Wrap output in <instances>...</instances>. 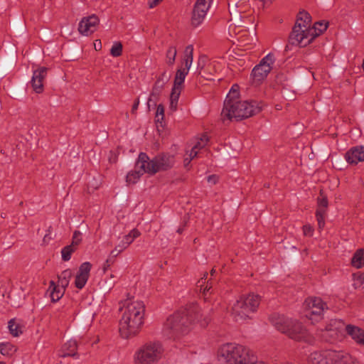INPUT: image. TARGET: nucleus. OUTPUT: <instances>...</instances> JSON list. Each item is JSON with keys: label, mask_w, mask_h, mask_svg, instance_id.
Masks as SVG:
<instances>
[{"label": "nucleus", "mask_w": 364, "mask_h": 364, "mask_svg": "<svg viewBox=\"0 0 364 364\" xmlns=\"http://www.w3.org/2000/svg\"><path fill=\"white\" fill-rule=\"evenodd\" d=\"M119 311V333L122 337L128 338L135 335L144 323L145 305L143 301L127 298L121 302Z\"/></svg>", "instance_id": "1"}, {"label": "nucleus", "mask_w": 364, "mask_h": 364, "mask_svg": "<svg viewBox=\"0 0 364 364\" xmlns=\"http://www.w3.org/2000/svg\"><path fill=\"white\" fill-rule=\"evenodd\" d=\"M200 321L203 314L197 308L191 310H181L168 317L163 328V335L168 339L177 340L187 334L191 330L192 319Z\"/></svg>", "instance_id": "2"}, {"label": "nucleus", "mask_w": 364, "mask_h": 364, "mask_svg": "<svg viewBox=\"0 0 364 364\" xmlns=\"http://www.w3.org/2000/svg\"><path fill=\"white\" fill-rule=\"evenodd\" d=\"M260 110L261 107L255 101L228 98L224 102L221 114L223 120L240 121L258 113Z\"/></svg>", "instance_id": "3"}, {"label": "nucleus", "mask_w": 364, "mask_h": 364, "mask_svg": "<svg viewBox=\"0 0 364 364\" xmlns=\"http://www.w3.org/2000/svg\"><path fill=\"white\" fill-rule=\"evenodd\" d=\"M311 17L306 11L299 12L296 22L289 38V43L291 45L306 46L314 40V36L310 30Z\"/></svg>", "instance_id": "4"}, {"label": "nucleus", "mask_w": 364, "mask_h": 364, "mask_svg": "<svg viewBox=\"0 0 364 364\" xmlns=\"http://www.w3.org/2000/svg\"><path fill=\"white\" fill-rule=\"evenodd\" d=\"M271 323L278 331L294 340L309 341L306 329L295 320L284 315L275 314L271 317Z\"/></svg>", "instance_id": "5"}, {"label": "nucleus", "mask_w": 364, "mask_h": 364, "mask_svg": "<svg viewBox=\"0 0 364 364\" xmlns=\"http://www.w3.org/2000/svg\"><path fill=\"white\" fill-rule=\"evenodd\" d=\"M259 301V296L254 294L240 296L232 306V315L235 321L242 322L251 318V314L257 311Z\"/></svg>", "instance_id": "6"}, {"label": "nucleus", "mask_w": 364, "mask_h": 364, "mask_svg": "<svg viewBox=\"0 0 364 364\" xmlns=\"http://www.w3.org/2000/svg\"><path fill=\"white\" fill-rule=\"evenodd\" d=\"M164 348L159 342H150L141 347L134 355L135 364H155L162 357Z\"/></svg>", "instance_id": "7"}, {"label": "nucleus", "mask_w": 364, "mask_h": 364, "mask_svg": "<svg viewBox=\"0 0 364 364\" xmlns=\"http://www.w3.org/2000/svg\"><path fill=\"white\" fill-rule=\"evenodd\" d=\"M173 163V156L169 154H159L151 160L145 153L139 154V165L143 168L146 166V171L149 174H154L158 171L170 168Z\"/></svg>", "instance_id": "8"}, {"label": "nucleus", "mask_w": 364, "mask_h": 364, "mask_svg": "<svg viewBox=\"0 0 364 364\" xmlns=\"http://www.w3.org/2000/svg\"><path fill=\"white\" fill-rule=\"evenodd\" d=\"M304 308L306 317L312 321L320 319L324 311L328 309L326 304L318 297H310L306 299Z\"/></svg>", "instance_id": "9"}, {"label": "nucleus", "mask_w": 364, "mask_h": 364, "mask_svg": "<svg viewBox=\"0 0 364 364\" xmlns=\"http://www.w3.org/2000/svg\"><path fill=\"white\" fill-rule=\"evenodd\" d=\"M211 1L212 0H197L191 17V23L193 26L197 27L202 23L210 8Z\"/></svg>", "instance_id": "10"}, {"label": "nucleus", "mask_w": 364, "mask_h": 364, "mask_svg": "<svg viewBox=\"0 0 364 364\" xmlns=\"http://www.w3.org/2000/svg\"><path fill=\"white\" fill-rule=\"evenodd\" d=\"M98 23L99 18L95 15L84 17L79 23L78 31L84 36H89L95 31Z\"/></svg>", "instance_id": "11"}, {"label": "nucleus", "mask_w": 364, "mask_h": 364, "mask_svg": "<svg viewBox=\"0 0 364 364\" xmlns=\"http://www.w3.org/2000/svg\"><path fill=\"white\" fill-rule=\"evenodd\" d=\"M47 74V68L44 67L39 68L33 71V77L31 80V85L33 90L36 93H41L43 90V80Z\"/></svg>", "instance_id": "12"}, {"label": "nucleus", "mask_w": 364, "mask_h": 364, "mask_svg": "<svg viewBox=\"0 0 364 364\" xmlns=\"http://www.w3.org/2000/svg\"><path fill=\"white\" fill-rule=\"evenodd\" d=\"M328 355L332 364H359L355 358L347 353L333 351Z\"/></svg>", "instance_id": "13"}, {"label": "nucleus", "mask_w": 364, "mask_h": 364, "mask_svg": "<svg viewBox=\"0 0 364 364\" xmlns=\"http://www.w3.org/2000/svg\"><path fill=\"white\" fill-rule=\"evenodd\" d=\"M346 160L350 164H357L364 161V146H356L350 149L345 155Z\"/></svg>", "instance_id": "14"}, {"label": "nucleus", "mask_w": 364, "mask_h": 364, "mask_svg": "<svg viewBox=\"0 0 364 364\" xmlns=\"http://www.w3.org/2000/svg\"><path fill=\"white\" fill-rule=\"evenodd\" d=\"M91 269V264L90 262L82 263L80 268L75 278V286L78 289H82L86 284Z\"/></svg>", "instance_id": "15"}, {"label": "nucleus", "mask_w": 364, "mask_h": 364, "mask_svg": "<svg viewBox=\"0 0 364 364\" xmlns=\"http://www.w3.org/2000/svg\"><path fill=\"white\" fill-rule=\"evenodd\" d=\"M346 326L344 323L340 320H331L326 327V332L323 336L326 340L328 338H333L338 335V332L344 328L346 329Z\"/></svg>", "instance_id": "16"}, {"label": "nucleus", "mask_w": 364, "mask_h": 364, "mask_svg": "<svg viewBox=\"0 0 364 364\" xmlns=\"http://www.w3.org/2000/svg\"><path fill=\"white\" fill-rule=\"evenodd\" d=\"M270 70L271 67H267V65H262L261 64L256 65L253 68L251 74L253 83L259 84L267 76Z\"/></svg>", "instance_id": "17"}, {"label": "nucleus", "mask_w": 364, "mask_h": 364, "mask_svg": "<svg viewBox=\"0 0 364 364\" xmlns=\"http://www.w3.org/2000/svg\"><path fill=\"white\" fill-rule=\"evenodd\" d=\"M326 351L324 353L321 352H313L309 356V363L310 364H332V360L329 358V353Z\"/></svg>", "instance_id": "18"}, {"label": "nucleus", "mask_w": 364, "mask_h": 364, "mask_svg": "<svg viewBox=\"0 0 364 364\" xmlns=\"http://www.w3.org/2000/svg\"><path fill=\"white\" fill-rule=\"evenodd\" d=\"M347 333L358 343L364 345V331L358 327L347 325L346 326Z\"/></svg>", "instance_id": "19"}, {"label": "nucleus", "mask_w": 364, "mask_h": 364, "mask_svg": "<svg viewBox=\"0 0 364 364\" xmlns=\"http://www.w3.org/2000/svg\"><path fill=\"white\" fill-rule=\"evenodd\" d=\"M171 75L164 71L157 78L152 90V95H160L165 85L169 81Z\"/></svg>", "instance_id": "20"}, {"label": "nucleus", "mask_w": 364, "mask_h": 364, "mask_svg": "<svg viewBox=\"0 0 364 364\" xmlns=\"http://www.w3.org/2000/svg\"><path fill=\"white\" fill-rule=\"evenodd\" d=\"M139 156L136 162L134 171L129 172L127 175V182L129 183H134L136 182L137 179L145 173H148L146 171V166L145 167L141 168L139 165Z\"/></svg>", "instance_id": "21"}, {"label": "nucleus", "mask_w": 364, "mask_h": 364, "mask_svg": "<svg viewBox=\"0 0 364 364\" xmlns=\"http://www.w3.org/2000/svg\"><path fill=\"white\" fill-rule=\"evenodd\" d=\"M139 156L136 162L134 171L129 172L127 175V182L129 183H134L136 182L137 179L145 173H148L146 171V166L145 167L141 168L139 165Z\"/></svg>", "instance_id": "22"}, {"label": "nucleus", "mask_w": 364, "mask_h": 364, "mask_svg": "<svg viewBox=\"0 0 364 364\" xmlns=\"http://www.w3.org/2000/svg\"><path fill=\"white\" fill-rule=\"evenodd\" d=\"M77 341L71 339L65 343L60 350L59 356L65 358L67 356H75L77 350Z\"/></svg>", "instance_id": "23"}, {"label": "nucleus", "mask_w": 364, "mask_h": 364, "mask_svg": "<svg viewBox=\"0 0 364 364\" xmlns=\"http://www.w3.org/2000/svg\"><path fill=\"white\" fill-rule=\"evenodd\" d=\"M139 234L140 233L137 230L133 229L128 235L124 236L121 241H119L117 245V247L123 251L134 241L135 238L139 235Z\"/></svg>", "instance_id": "24"}, {"label": "nucleus", "mask_w": 364, "mask_h": 364, "mask_svg": "<svg viewBox=\"0 0 364 364\" xmlns=\"http://www.w3.org/2000/svg\"><path fill=\"white\" fill-rule=\"evenodd\" d=\"M351 264L353 267L359 269L364 265V250H358L351 259Z\"/></svg>", "instance_id": "25"}, {"label": "nucleus", "mask_w": 364, "mask_h": 364, "mask_svg": "<svg viewBox=\"0 0 364 364\" xmlns=\"http://www.w3.org/2000/svg\"><path fill=\"white\" fill-rule=\"evenodd\" d=\"M73 274L70 269H65L58 276V284L62 289H65L70 282Z\"/></svg>", "instance_id": "26"}, {"label": "nucleus", "mask_w": 364, "mask_h": 364, "mask_svg": "<svg viewBox=\"0 0 364 364\" xmlns=\"http://www.w3.org/2000/svg\"><path fill=\"white\" fill-rule=\"evenodd\" d=\"M8 328L9 329L10 333L14 336H18L23 332V326L20 323V321H17L16 319H11L9 322Z\"/></svg>", "instance_id": "27"}, {"label": "nucleus", "mask_w": 364, "mask_h": 364, "mask_svg": "<svg viewBox=\"0 0 364 364\" xmlns=\"http://www.w3.org/2000/svg\"><path fill=\"white\" fill-rule=\"evenodd\" d=\"M328 28V23L319 21L314 24L313 27L310 26V30H314V31H311V34L314 36V39L321 34L323 31H325Z\"/></svg>", "instance_id": "28"}, {"label": "nucleus", "mask_w": 364, "mask_h": 364, "mask_svg": "<svg viewBox=\"0 0 364 364\" xmlns=\"http://www.w3.org/2000/svg\"><path fill=\"white\" fill-rule=\"evenodd\" d=\"M176 55H177L176 47L174 46H169L166 53V58L167 65L171 66L174 64Z\"/></svg>", "instance_id": "29"}, {"label": "nucleus", "mask_w": 364, "mask_h": 364, "mask_svg": "<svg viewBox=\"0 0 364 364\" xmlns=\"http://www.w3.org/2000/svg\"><path fill=\"white\" fill-rule=\"evenodd\" d=\"M16 351V348L9 343H0V353L3 355L10 356Z\"/></svg>", "instance_id": "30"}, {"label": "nucleus", "mask_w": 364, "mask_h": 364, "mask_svg": "<svg viewBox=\"0 0 364 364\" xmlns=\"http://www.w3.org/2000/svg\"><path fill=\"white\" fill-rule=\"evenodd\" d=\"M180 92H171V96H170V105L169 109L174 112L177 109L178 102L180 96Z\"/></svg>", "instance_id": "31"}, {"label": "nucleus", "mask_w": 364, "mask_h": 364, "mask_svg": "<svg viewBox=\"0 0 364 364\" xmlns=\"http://www.w3.org/2000/svg\"><path fill=\"white\" fill-rule=\"evenodd\" d=\"M75 251V247H73V245H68L66 247H65L62 251H61V254H62V259L64 260V261H68L70 260V257H71V255L72 253Z\"/></svg>", "instance_id": "32"}, {"label": "nucleus", "mask_w": 364, "mask_h": 364, "mask_svg": "<svg viewBox=\"0 0 364 364\" xmlns=\"http://www.w3.org/2000/svg\"><path fill=\"white\" fill-rule=\"evenodd\" d=\"M206 277H207V274H205L204 275V277L201 278L198 282V285H197L198 287H200V290L203 291V294L204 296H206L207 292H208L210 291V289L212 288L211 284H209L208 282L207 283L206 286L205 287H203V286L205 283Z\"/></svg>", "instance_id": "33"}, {"label": "nucleus", "mask_w": 364, "mask_h": 364, "mask_svg": "<svg viewBox=\"0 0 364 364\" xmlns=\"http://www.w3.org/2000/svg\"><path fill=\"white\" fill-rule=\"evenodd\" d=\"M193 47L192 45H188L186 47L184 50L183 62H191L193 60Z\"/></svg>", "instance_id": "34"}, {"label": "nucleus", "mask_w": 364, "mask_h": 364, "mask_svg": "<svg viewBox=\"0 0 364 364\" xmlns=\"http://www.w3.org/2000/svg\"><path fill=\"white\" fill-rule=\"evenodd\" d=\"M64 289L57 288L55 286L53 287V290L50 294L51 299L53 301H58L64 294Z\"/></svg>", "instance_id": "35"}, {"label": "nucleus", "mask_w": 364, "mask_h": 364, "mask_svg": "<svg viewBox=\"0 0 364 364\" xmlns=\"http://www.w3.org/2000/svg\"><path fill=\"white\" fill-rule=\"evenodd\" d=\"M122 51V46L120 43H114L111 48L110 54L114 57L121 55Z\"/></svg>", "instance_id": "36"}, {"label": "nucleus", "mask_w": 364, "mask_h": 364, "mask_svg": "<svg viewBox=\"0 0 364 364\" xmlns=\"http://www.w3.org/2000/svg\"><path fill=\"white\" fill-rule=\"evenodd\" d=\"M208 141V137L207 135L204 134L202 136V137L194 145L193 148L196 149L198 151L204 148Z\"/></svg>", "instance_id": "37"}, {"label": "nucleus", "mask_w": 364, "mask_h": 364, "mask_svg": "<svg viewBox=\"0 0 364 364\" xmlns=\"http://www.w3.org/2000/svg\"><path fill=\"white\" fill-rule=\"evenodd\" d=\"M183 82H184V80L175 76L174 83H173V86L172 88V91L181 93V92L182 90Z\"/></svg>", "instance_id": "38"}, {"label": "nucleus", "mask_w": 364, "mask_h": 364, "mask_svg": "<svg viewBox=\"0 0 364 364\" xmlns=\"http://www.w3.org/2000/svg\"><path fill=\"white\" fill-rule=\"evenodd\" d=\"M274 62V55L271 53H269L264 58L262 59L259 64L262 65H267V67H271V65H272Z\"/></svg>", "instance_id": "39"}, {"label": "nucleus", "mask_w": 364, "mask_h": 364, "mask_svg": "<svg viewBox=\"0 0 364 364\" xmlns=\"http://www.w3.org/2000/svg\"><path fill=\"white\" fill-rule=\"evenodd\" d=\"M81 233L80 231H75L73 236L72 244L73 247L77 245L81 241Z\"/></svg>", "instance_id": "40"}, {"label": "nucleus", "mask_w": 364, "mask_h": 364, "mask_svg": "<svg viewBox=\"0 0 364 364\" xmlns=\"http://www.w3.org/2000/svg\"><path fill=\"white\" fill-rule=\"evenodd\" d=\"M323 214L321 210H318L316 212V218L318 221V228L321 229L324 226Z\"/></svg>", "instance_id": "41"}, {"label": "nucleus", "mask_w": 364, "mask_h": 364, "mask_svg": "<svg viewBox=\"0 0 364 364\" xmlns=\"http://www.w3.org/2000/svg\"><path fill=\"white\" fill-rule=\"evenodd\" d=\"M187 75L188 71L186 70V68H179L177 70L175 76L178 77L180 79H182L183 80H185V78Z\"/></svg>", "instance_id": "42"}, {"label": "nucleus", "mask_w": 364, "mask_h": 364, "mask_svg": "<svg viewBox=\"0 0 364 364\" xmlns=\"http://www.w3.org/2000/svg\"><path fill=\"white\" fill-rule=\"evenodd\" d=\"M235 87V86H232V87L230 90L229 93L228 94L225 100H228V98H230V99H238L237 98L238 92H237V89Z\"/></svg>", "instance_id": "43"}, {"label": "nucleus", "mask_w": 364, "mask_h": 364, "mask_svg": "<svg viewBox=\"0 0 364 364\" xmlns=\"http://www.w3.org/2000/svg\"><path fill=\"white\" fill-rule=\"evenodd\" d=\"M327 205H328V202H327V200L326 198H321L318 200V205H319V208L318 210H321L322 213H324V210L323 208H325L326 207H327Z\"/></svg>", "instance_id": "44"}, {"label": "nucleus", "mask_w": 364, "mask_h": 364, "mask_svg": "<svg viewBox=\"0 0 364 364\" xmlns=\"http://www.w3.org/2000/svg\"><path fill=\"white\" fill-rule=\"evenodd\" d=\"M303 232L306 236H311L313 234V229L310 225H304L303 227Z\"/></svg>", "instance_id": "45"}, {"label": "nucleus", "mask_w": 364, "mask_h": 364, "mask_svg": "<svg viewBox=\"0 0 364 364\" xmlns=\"http://www.w3.org/2000/svg\"><path fill=\"white\" fill-rule=\"evenodd\" d=\"M161 117V119H164V107L162 105H159L156 109V117Z\"/></svg>", "instance_id": "46"}, {"label": "nucleus", "mask_w": 364, "mask_h": 364, "mask_svg": "<svg viewBox=\"0 0 364 364\" xmlns=\"http://www.w3.org/2000/svg\"><path fill=\"white\" fill-rule=\"evenodd\" d=\"M159 95H152V92H151L150 96L148 99V102H147L149 107L151 106V103H153V105H156V100L157 97H159Z\"/></svg>", "instance_id": "47"}, {"label": "nucleus", "mask_w": 364, "mask_h": 364, "mask_svg": "<svg viewBox=\"0 0 364 364\" xmlns=\"http://www.w3.org/2000/svg\"><path fill=\"white\" fill-rule=\"evenodd\" d=\"M198 154H199V151L198 150H196V149L192 148V149L191 150V151L188 154V157L191 158V160H193L194 158L198 156Z\"/></svg>", "instance_id": "48"}, {"label": "nucleus", "mask_w": 364, "mask_h": 364, "mask_svg": "<svg viewBox=\"0 0 364 364\" xmlns=\"http://www.w3.org/2000/svg\"><path fill=\"white\" fill-rule=\"evenodd\" d=\"M161 1H162V0H149V1H148L149 6V8L153 9L155 6H156Z\"/></svg>", "instance_id": "49"}, {"label": "nucleus", "mask_w": 364, "mask_h": 364, "mask_svg": "<svg viewBox=\"0 0 364 364\" xmlns=\"http://www.w3.org/2000/svg\"><path fill=\"white\" fill-rule=\"evenodd\" d=\"M122 252V251L119 247H117V246L116 245L115 248L111 251L110 255L112 257H116Z\"/></svg>", "instance_id": "50"}, {"label": "nucleus", "mask_w": 364, "mask_h": 364, "mask_svg": "<svg viewBox=\"0 0 364 364\" xmlns=\"http://www.w3.org/2000/svg\"><path fill=\"white\" fill-rule=\"evenodd\" d=\"M50 229L51 228L50 227L48 228V230H47V233L45 235L44 237H43V242L46 243L48 242L50 239H51V237H50Z\"/></svg>", "instance_id": "51"}, {"label": "nucleus", "mask_w": 364, "mask_h": 364, "mask_svg": "<svg viewBox=\"0 0 364 364\" xmlns=\"http://www.w3.org/2000/svg\"><path fill=\"white\" fill-rule=\"evenodd\" d=\"M217 180H218V177L215 175H211L208 177V183H210L211 184H215Z\"/></svg>", "instance_id": "52"}, {"label": "nucleus", "mask_w": 364, "mask_h": 364, "mask_svg": "<svg viewBox=\"0 0 364 364\" xmlns=\"http://www.w3.org/2000/svg\"><path fill=\"white\" fill-rule=\"evenodd\" d=\"M243 4H244V2H243V1H241V2H240V1H239V2H237V3H235V4H234V6H235V7H237V8H239V9H240V10H239V12H240V13H242V12H243V11H242V6H243Z\"/></svg>", "instance_id": "53"}, {"label": "nucleus", "mask_w": 364, "mask_h": 364, "mask_svg": "<svg viewBox=\"0 0 364 364\" xmlns=\"http://www.w3.org/2000/svg\"><path fill=\"white\" fill-rule=\"evenodd\" d=\"M115 257H112L110 255L106 260V263H107V266H111L112 264L114 262Z\"/></svg>", "instance_id": "54"}, {"label": "nucleus", "mask_w": 364, "mask_h": 364, "mask_svg": "<svg viewBox=\"0 0 364 364\" xmlns=\"http://www.w3.org/2000/svg\"><path fill=\"white\" fill-rule=\"evenodd\" d=\"M102 48V44L100 41H96V43H95V49L96 50H100Z\"/></svg>", "instance_id": "55"}, {"label": "nucleus", "mask_w": 364, "mask_h": 364, "mask_svg": "<svg viewBox=\"0 0 364 364\" xmlns=\"http://www.w3.org/2000/svg\"><path fill=\"white\" fill-rule=\"evenodd\" d=\"M183 64L185 66L183 68H186V70L188 72V70H190V68L191 67L192 63L191 62H183Z\"/></svg>", "instance_id": "56"}, {"label": "nucleus", "mask_w": 364, "mask_h": 364, "mask_svg": "<svg viewBox=\"0 0 364 364\" xmlns=\"http://www.w3.org/2000/svg\"><path fill=\"white\" fill-rule=\"evenodd\" d=\"M357 282L360 284H363L364 282V276L363 274H359L357 276Z\"/></svg>", "instance_id": "57"}, {"label": "nucleus", "mask_w": 364, "mask_h": 364, "mask_svg": "<svg viewBox=\"0 0 364 364\" xmlns=\"http://www.w3.org/2000/svg\"><path fill=\"white\" fill-rule=\"evenodd\" d=\"M205 58L204 56H201L198 60V67L199 66H201V68L203 67V63L205 62Z\"/></svg>", "instance_id": "58"}, {"label": "nucleus", "mask_w": 364, "mask_h": 364, "mask_svg": "<svg viewBox=\"0 0 364 364\" xmlns=\"http://www.w3.org/2000/svg\"><path fill=\"white\" fill-rule=\"evenodd\" d=\"M191 158H189L188 156V157H186L184 159V166H188L189 165V164L191 163Z\"/></svg>", "instance_id": "59"}, {"label": "nucleus", "mask_w": 364, "mask_h": 364, "mask_svg": "<svg viewBox=\"0 0 364 364\" xmlns=\"http://www.w3.org/2000/svg\"><path fill=\"white\" fill-rule=\"evenodd\" d=\"M139 100H137L134 105H133V107H132V111L134 112L137 107H138V105H139Z\"/></svg>", "instance_id": "60"}, {"label": "nucleus", "mask_w": 364, "mask_h": 364, "mask_svg": "<svg viewBox=\"0 0 364 364\" xmlns=\"http://www.w3.org/2000/svg\"><path fill=\"white\" fill-rule=\"evenodd\" d=\"M110 266H107V263H106V262H105L104 264V266H103V268H104V270H107Z\"/></svg>", "instance_id": "61"}, {"label": "nucleus", "mask_w": 364, "mask_h": 364, "mask_svg": "<svg viewBox=\"0 0 364 364\" xmlns=\"http://www.w3.org/2000/svg\"><path fill=\"white\" fill-rule=\"evenodd\" d=\"M204 320H205V321L201 323V326H205L208 323V321H206V318L205 317H204Z\"/></svg>", "instance_id": "62"}, {"label": "nucleus", "mask_w": 364, "mask_h": 364, "mask_svg": "<svg viewBox=\"0 0 364 364\" xmlns=\"http://www.w3.org/2000/svg\"><path fill=\"white\" fill-rule=\"evenodd\" d=\"M177 232H178V233H181V232H182V229L178 228V230H177Z\"/></svg>", "instance_id": "63"}, {"label": "nucleus", "mask_w": 364, "mask_h": 364, "mask_svg": "<svg viewBox=\"0 0 364 364\" xmlns=\"http://www.w3.org/2000/svg\"><path fill=\"white\" fill-rule=\"evenodd\" d=\"M362 67H363V69L364 70V59H363V61Z\"/></svg>", "instance_id": "64"}]
</instances>
